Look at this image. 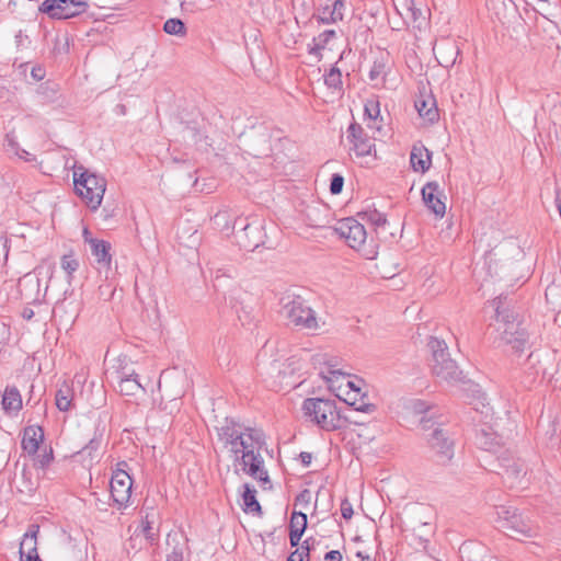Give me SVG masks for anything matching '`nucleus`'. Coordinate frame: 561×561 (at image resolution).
<instances>
[{"mask_svg": "<svg viewBox=\"0 0 561 561\" xmlns=\"http://www.w3.org/2000/svg\"><path fill=\"white\" fill-rule=\"evenodd\" d=\"M299 458L304 467H308L311 463L312 455L308 451H301Z\"/></svg>", "mask_w": 561, "mask_h": 561, "instance_id": "5fc2aeb1", "label": "nucleus"}, {"mask_svg": "<svg viewBox=\"0 0 561 561\" xmlns=\"http://www.w3.org/2000/svg\"><path fill=\"white\" fill-rule=\"evenodd\" d=\"M261 231L257 227L245 224L236 232V238L240 247L248 251L255 250L260 244Z\"/></svg>", "mask_w": 561, "mask_h": 561, "instance_id": "6ab92c4d", "label": "nucleus"}, {"mask_svg": "<svg viewBox=\"0 0 561 561\" xmlns=\"http://www.w3.org/2000/svg\"><path fill=\"white\" fill-rule=\"evenodd\" d=\"M91 252L95 257L96 262L102 266H108L111 263V244L107 241L91 239L90 240Z\"/></svg>", "mask_w": 561, "mask_h": 561, "instance_id": "b1692460", "label": "nucleus"}, {"mask_svg": "<svg viewBox=\"0 0 561 561\" xmlns=\"http://www.w3.org/2000/svg\"><path fill=\"white\" fill-rule=\"evenodd\" d=\"M476 444L485 451L496 454L505 442L503 435L497 434L491 426L483 425L476 433Z\"/></svg>", "mask_w": 561, "mask_h": 561, "instance_id": "f3484780", "label": "nucleus"}, {"mask_svg": "<svg viewBox=\"0 0 561 561\" xmlns=\"http://www.w3.org/2000/svg\"><path fill=\"white\" fill-rule=\"evenodd\" d=\"M426 439L435 451L438 462L447 463L454 457V443L440 424L427 434Z\"/></svg>", "mask_w": 561, "mask_h": 561, "instance_id": "2eb2a0df", "label": "nucleus"}, {"mask_svg": "<svg viewBox=\"0 0 561 561\" xmlns=\"http://www.w3.org/2000/svg\"><path fill=\"white\" fill-rule=\"evenodd\" d=\"M305 415L309 416L320 428L335 431L342 427V416L334 400L322 398H308L302 403Z\"/></svg>", "mask_w": 561, "mask_h": 561, "instance_id": "20e7f679", "label": "nucleus"}, {"mask_svg": "<svg viewBox=\"0 0 561 561\" xmlns=\"http://www.w3.org/2000/svg\"><path fill=\"white\" fill-rule=\"evenodd\" d=\"M43 439L44 431L41 426H27L23 431L22 448L28 455H35Z\"/></svg>", "mask_w": 561, "mask_h": 561, "instance_id": "412c9836", "label": "nucleus"}, {"mask_svg": "<svg viewBox=\"0 0 561 561\" xmlns=\"http://www.w3.org/2000/svg\"><path fill=\"white\" fill-rule=\"evenodd\" d=\"M346 138L351 144L350 151L358 158L370 156L373 151L376 152L374 138L369 137L357 123H352L348 126Z\"/></svg>", "mask_w": 561, "mask_h": 561, "instance_id": "4468645a", "label": "nucleus"}, {"mask_svg": "<svg viewBox=\"0 0 561 561\" xmlns=\"http://www.w3.org/2000/svg\"><path fill=\"white\" fill-rule=\"evenodd\" d=\"M329 374H331V375H336V374L337 375H342V373L340 370H335V369H330Z\"/></svg>", "mask_w": 561, "mask_h": 561, "instance_id": "338daca9", "label": "nucleus"}, {"mask_svg": "<svg viewBox=\"0 0 561 561\" xmlns=\"http://www.w3.org/2000/svg\"><path fill=\"white\" fill-rule=\"evenodd\" d=\"M61 268L67 273L68 280L72 278V274L78 270L79 262L72 254H65L60 262Z\"/></svg>", "mask_w": 561, "mask_h": 561, "instance_id": "a19ab883", "label": "nucleus"}, {"mask_svg": "<svg viewBox=\"0 0 561 561\" xmlns=\"http://www.w3.org/2000/svg\"><path fill=\"white\" fill-rule=\"evenodd\" d=\"M22 317L25 320H31L34 317V311L32 308L25 307L22 311Z\"/></svg>", "mask_w": 561, "mask_h": 561, "instance_id": "bf43d9fd", "label": "nucleus"}, {"mask_svg": "<svg viewBox=\"0 0 561 561\" xmlns=\"http://www.w3.org/2000/svg\"><path fill=\"white\" fill-rule=\"evenodd\" d=\"M2 408L5 412L22 409V398L16 387H7L2 396Z\"/></svg>", "mask_w": 561, "mask_h": 561, "instance_id": "c85d7f7f", "label": "nucleus"}, {"mask_svg": "<svg viewBox=\"0 0 561 561\" xmlns=\"http://www.w3.org/2000/svg\"><path fill=\"white\" fill-rule=\"evenodd\" d=\"M89 8L83 0H45L39 5V11L50 19L67 20L84 13Z\"/></svg>", "mask_w": 561, "mask_h": 561, "instance_id": "9b49d317", "label": "nucleus"}, {"mask_svg": "<svg viewBox=\"0 0 561 561\" xmlns=\"http://www.w3.org/2000/svg\"><path fill=\"white\" fill-rule=\"evenodd\" d=\"M335 37L336 32L334 30L323 31L317 37H313L312 43L308 45V53L320 59L322 57L321 50H323L331 39Z\"/></svg>", "mask_w": 561, "mask_h": 561, "instance_id": "393cba45", "label": "nucleus"}, {"mask_svg": "<svg viewBox=\"0 0 561 561\" xmlns=\"http://www.w3.org/2000/svg\"><path fill=\"white\" fill-rule=\"evenodd\" d=\"M344 185V178L339 174L334 173L330 181V192L333 195H337L342 192Z\"/></svg>", "mask_w": 561, "mask_h": 561, "instance_id": "a18cd8bd", "label": "nucleus"}, {"mask_svg": "<svg viewBox=\"0 0 561 561\" xmlns=\"http://www.w3.org/2000/svg\"><path fill=\"white\" fill-rule=\"evenodd\" d=\"M496 462L493 470L502 477L508 488H524L528 482L525 462L520 458L515 457L511 450L505 449L501 451L496 456Z\"/></svg>", "mask_w": 561, "mask_h": 561, "instance_id": "9d476101", "label": "nucleus"}, {"mask_svg": "<svg viewBox=\"0 0 561 561\" xmlns=\"http://www.w3.org/2000/svg\"><path fill=\"white\" fill-rule=\"evenodd\" d=\"M414 106L419 115L428 123H435L439 117L436 100L433 95L421 94L415 100Z\"/></svg>", "mask_w": 561, "mask_h": 561, "instance_id": "aec40b11", "label": "nucleus"}, {"mask_svg": "<svg viewBox=\"0 0 561 561\" xmlns=\"http://www.w3.org/2000/svg\"><path fill=\"white\" fill-rule=\"evenodd\" d=\"M354 556L356 558H359L362 561H369L370 560V554L367 553L366 551L362 550V549H356L354 551Z\"/></svg>", "mask_w": 561, "mask_h": 561, "instance_id": "4d7b16f0", "label": "nucleus"}, {"mask_svg": "<svg viewBox=\"0 0 561 561\" xmlns=\"http://www.w3.org/2000/svg\"><path fill=\"white\" fill-rule=\"evenodd\" d=\"M53 459V455L51 453L49 455H44L43 456V459L41 460V463H42V467L46 466L47 463H49V461Z\"/></svg>", "mask_w": 561, "mask_h": 561, "instance_id": "e2e57ef3", "label": "nucleus"}, {"mask_svg": "<svg viewBox=\"0 0 561 561\" xmlns=\"http://www.w3.org/2000/svg\"><path fill=\"white\" fill-rule=\"evenodd\" d=\"M414 548L416 553H420L419 558H430L434 561H439V558L435 554V548L431 547L430 543L424 542V545H410Z\"/></svg>", "mask_w": 561, "mask_h": 561, "instance_id": "37998d69", "label": "nucleus"}, {"mask_svg": "<svg viewBox=\"0 0 561 561\" xmlns=\"http://www.w3.org/2000/svg\"><path fill=\"white\" fill-rule=\"evenodd\" d=\"M334 232L366 260H374L378 255V244L374 239H367L364 225L355 218L347 217L339 220L334 227Z\"/></svg>", "mask_w": 561, "mask_h": 561, "instance_id": "7ed1b4c3", "label": "nucleus"}, {"mask_svg": "<svg viewBox=\"0 0 561 561\" xmlns=\"http://www.w3.org/2000/svg\"><path fill=\"white\" fill-rule=\"evenodd\" d=\"M307 528V515L302 512H294L289 522V540L293 547L298 546Z\"/></svg>", "mask_w": 561, "mask_h": 561, "instance_id": "5701e85b", "label": "nucleus"}, {"mask_svg": "<svg viewBox=\"0 0 561 561\" xmlns=\"http://www.w3.org/2000/svg\"><path fill=\"white\" fill-rule=\"evenodd\" d=\"M420 424H421L422 430L430 431V433L433 432V430L437 427V426H435L437 423L432 417H426V416H423L420 420Z\"/></svg>", "mask_w": 561, "mask_h": 561, "instance_id": "603ef678", "label": "nucleus"}, {"mask_svg": "<svg viewBox=\"0 0 561 561\" xmlns=\"http://www.w3.org/2000/svg\"><path fill=\"white\" fill-rule=\"evenodd\" d=\"M311 502V492L308 489L302 490L295 500V505L308 506Z\"/></svg>", "mask_w": 561, "mask_h": 561, "instance_id": "09e8293b", "label": "nucleus"}, {"mask_svg": "<svg viewBox=\"0 0 561 561\" xmlns=\"http://www.w3.org/2000/svg\"><path fill=\"white\" fill-rule=\"evenodd\" d=\"M353 506L347 499H344L341 503V514L343 518L351 519L353 516Z\"/></svg>", "mask_w": 561, "mask_h": 561, "instance_id": "8fccbe9b", "label": "nucleus"}, {"mask_svg": "<svg viewBox=\"0 0 561 561\" xmlns=\"http://www.w3.org/2000/svg\"><path fill=\"white\" fill-rule=\"evenodd\" d=\"M410 162L414 171L424 173L431 167V152L422 144L414 145L411 151Z\"/></svg>", "mask_w": 561, "mask_h": 561, "instance_id": "4be33fe9", "label": "nucleus"}, {"mask_svg": "<svg viewBox=\"0 0 561 561\" xmlns=\"http://www.w3.org/2000/svg\"><path fill=\"white\" fill-rule=\"evenodd\" d=\"M55 400L58 410L66 412L70 409L72 402V389L67 382H64L57 390Z\"/></svg>", "mask_w": 561, "mask_h": 561, "instance_id": "2f4dec72", "label": "nucleus"}, {"mask_svg": "<svg viewBox=\"0 0 561 561\" xmlns=\"http://www.w3.org/2000/svg\"><path fill=\"white\" fill-rule=\"evenodd\" d=\"M282 312L289 321L300 328L316 330L318 322L314 311L299 295L285 294L280 298Z\"/></svg>", "mask_w": 561, "mask_h": 561, "instance_id": "1a4fd4ad", "label": "nucleus"}, {"mask_svg": "<svg viewBox=\"0 0 561 561\" xmlns=\"http://www.w3.org/2000/svg\"><path fill=\"white\" fill-rule=\"evenodd\" d=\"M31 75L32 77L35 79V80H42L44 78V70L42 68H33L32 71H31Z\"/></svg>", "mask_w": 561, "mask_h": 561, "instance_id": "13d9d810", "label": "nucleus"}, {"mask_svg": "<svg viewBox=\"0 0 561 561\" xmlns=\"http://www.w3.org/2000/svg\"><path fill=\"white\" fill-rule=\"evenodd\" d=\"M495 515L496 527L511 538L523 540L538 534L537 527L529 519L524 518L516 508L497 506L495 507Z\"/></svg>", "mask_w": 561, "mask_h": 561, "instance_id": "423d86ee", "label": "nucleus"}, {"mask_svg": "<svg viewBox=\"0 0 561 561\" xmlns=\"http://www.w3.org/2000/svg\"><path fill=\"white\" fill-rule=\"evenodd\" d=\"M146 510H148V508L146 507ZM158 519H159L158 512L153 507H151L149 511L146 512V515L142 520V526H144L142 531H144L146 538L151 541L154 540L158 536V527H157Z\"/></svg>", "mask_w": 561, "mask_h": 561, "instance_id": "7c9ffc66", "label": "nucleus"}, {"mask_svg": "<svg viewBox=\"0 0 561 561\" xmlns=\"http://www.w3.org/2000/svg\"><path fill=\"white\" fill-rule=\"evenodd\" d=\"M347 387L351 389V391H350V392H354V389H360L359 387H357V386L355 385V382H354V381H350V380L347 381Z\"/></svg>", "mask_w": 561, "mask_h": 561, "instance_id": "0e129e2a", "label": "nucleus"}, {"mask_svg": "<svg viewBox=\"0 0 561 561\" xmlns=\"http://www.w3.org/2000/svg\"><path fill=\"white\" fill-rule=\"evenodd\" d=\"M451 50L455 53L456 56L458 55V48L451 47Z\"/></svg>", "mask_w": 561, "mask_h": 561, "instance_id": "774afa93", "label": "nucleus"}, {"mask_svg": "<svg viewBox=\"0 0 561 561\" xmlns=\"http://www.w3.org/2000/svg\"><path fill=\"white\" fill-rule=\"evenodd\" d=\"M324 83L330 89H342V73L337 67H332L330 71L324 76Z\"/></svg>", "mask_w": 561, "mask_h": 561, "instance_id": "e433bc0d", "label": "nucleus"}, {"mask_svg": "<svg viewBox=\"0 0 561 561\" xmlns=\"http://www.w3.org/2000/svg\"><path fill=\"white\" fill-rule=\"evenodd\" d=\"M455 59H456V57L451 58V59H448V60H445L444 66L445 67L453 66L455 64ZM439 64L443 65V61L439 60Z\"/></svg>", "mask_w": 561, "mask_h": 561, "instance_id": "69168bd1", "label": "nucleus"}, {"mask_svg": "<svg viewBox=\"0 0 561 561\" xmlns=\"http://www.w3.org/2000/svg\"><path fill=\"white\" fill-rule=\"evenodd\" d=\"M525 365L527 368L534 369V371L530 373L534 379H536V377H538L539 375H546V368L541 364L539 353L531 352L527 357Z\"/></svg>", "mask_w": 561, "mask_h": 561, "instance_id": "72a5a7b5", "label": "nucleus"}, {"mask_svg": "<svg viewBox=\"0 0 561 561\" xmlns=\"http://www.w3.org/2000/svg\"><path fill=\"white\" fill-rule=\"evenodd\" d=\"M245 224L243 222V220H236L234 224H233V232L236 233L237 231H239L241 229V227H243Z\"/></svg>", "mask_w": 561, "mask_h": 561, "instance_id": "052dcab7", "label": "nucleus"}, {"mask_svg": "<svg viewBox=\"0 0 561 561\" xmlns=\"http://www.w3.org/2000/svg\"><path fill=\"white\" fill-rule=\"evenodd\" d=\"M185 558L184 556V549L181 548H174L172 553L168 556L167 561H183Z\"/></svg>", "mask_w": 561, "mask_h": 561, "instance_id": "864d4df0", "label": "nucleus"}, {"mask_svg": "<svg viewBox=\"0 0 561 561\" xmlns=\"http://www.w3.org/2000/svg\"><path fill=\"white\" fill-rule=\"evenodd\" d=\"M39 526L31 524L20 542V561H42L37 551Z\"/></svg>", "mask_w": 561, "mask_h": 561, "instance_id": "dca6fc26", "label": "nucleus"}, {"mask_svg": "<svg viewBox=\"0 0 561 561\" xmlns=\"http://www.w3.org/2000/svg\"><path fill=\"white\" fill-rule=\"evenodd\" d=\"M333 8L330 14V19L334 20V23L343 20V11H344V1L343 0H333Z\"/></svg>", "mask_w": 561, "mask_h": 561, "instance_id": "49530a36", "label": "nucleus"}, {"mask_svg": "<svg viewBox=\"0 0 561 561\" xmlns=\"http://www.w3.org/2000/svg\"><path fill=\"white\" fill-rule=\"evenodd\" d=\"M366 394L362 393L360 389H354V392H346V398L344 401L354 408L355 411L358 412H373L375 411V405L371 403L365 402Z\"/></svg>", "mask_w": 561, "mask_h": 561, "instance_id": "cd10ccee", "label": "nucleus"}, {"mask_svg": "<svg viewBox=\"0 0 561 561\" xmlns=\"http://www.w3.org/2000/svg\"><path fill=\"white\" fill-rule=\"evenodd\" d=\"M101 446V438L100 437H93L90 439V442L82 448L80 453L88 454L92 458V453L96 451Z\"/></svg>", "mask_w": 561, "mask_h": 561, "instance_id": "de8ad7c7", "label": "nucleus"}, {"mask_svg": "<svg viewBox=\"0 0 561 561\" xmlns=\"http://www.w3.org/2000/svg\"><path fill=\"white\" fill-rule=\"evenodd\" d=\"M386 62L383 61V59H377L374 61V65L371 66L370 70H369V80L370 81H378V80H381L383 81L385 79V76H386Z\"/></svg>", "mask_w": 561, "mask_h": 561, "instance_id": "ea45409f", "label": "nucleus"}, {"mask_svg": "<svg viewBox=\"0 0 561 561\" xmlns=\"http://www.w3.org/2000/svg\"><path fill=\"white\" fill-rule=\"evenodd\" d=\"M319 207H308L306 210V222L308 226L313 228H322L325 226L327 220L324 218H319L318 215L320 213Z\"/></svg>", "mask_w": 561, "mask_h": 561, "instance_id": "58836bf2", "label": "nucleus"}, {"mask_svg": "<svg viewBox=\"0 0 561 561\" xmlns=\"http://www.w3.org/2000/svg\"><path fill=\"white\" fill-rule=\"evenodd\" d=\"M144 390L138 381V375L134 371L119 376L118 391L124 396H135L137 392Z\"/></svg>", "mask_w": 561, "mask_h": 561, "instance_id": "a878e982", "label": "nucleus"}, {"mask_svg": "<svg viewBox=\"0 0 561 561\" xmlns=\"http://www.w3.org/2000/svg\"><path fill=\"white\" fill-rule=\"evenodd\" d=\"M357 216L360 217L362 220L368 221L375 226L378 234L380 233L378 229H385V226L388 224L386 216L376 209L358 213Z\"/></svg>", "mask_w": 561, "mask_h": 561, "instance_id": "473e14b6", "label": "nucleus"}, {"mask_svg": "<svg viewBox=\"0 0 561 561\" xmlns=\"http://www.w3.org/2000/svg\"><path fill=\"white\" fill-rule=\"evenodd\" d=\"M364 114L367 118L376 123V121L380 116V104L376 98H370L366 100L364 105Z\"/></svg>", "mask_w": 561, "mask_h": 561, "instance_id": "4c0bfd02", "label": "nucleus"}, {"mask_svg": "<svg viewBox=\"0 0 561 561\" xmlns=\"http://www.w3.org/2000/svg\"><path fill=\"white\" fill-rule=\"evenodd\" d=\"M427 346L432 352L431 369L433 375L449 385L460 381L462 371L450 357L446 342L437 337H431Z\"/></svg>", "mask_w": 561, "mask_h": 561, "instance_id": "39448f33", "label": "nucleus"}, {"mask_svg": "<svg viewBox=\"0 0 561 561\" xmlns=\"http://www.w3.org/2000/svg\"><path fill=\"white\" fill-rule=\"evenodd\" d=\"M482 550L483 548L479 543L472 541L463 542L459 548L460 558L463 561L465 557H467L468 561H471L470 553L476 551L477 553L474 554V557L478 558L480 557Z\"/></svg>", "mask_w": 561, "mask_h": 561, "instance_id": "79ce46f5", "label": "nucleus"}, {"mask_svg": "<svg viewBox=\"0 0 561 561\" xmlns=\"http://www.w3.org/2000/svg\"><path fill=\"white\" fill-rule=\"evenodd\" d=\"M163 31L170 35L184 36L186 26L181 19H169L164 22Z\"/></svg>", "mask_w": 561, "mask_h": 561, "instance_id": "f704fd0d", "label": "nucleus"}, {"mask_svg": "<svg viewBox=\"0 0 561 561\" xmlns=\"http://www.w3.org/2000/svg\"><path fill=\"white\" fill-rule=\"evenodd\" d=\"M15 154H16L19 158H21V159H23V160H25V161H33V160H35V157H34V156H32L30 152H27V151H26V150H24V149H21L20 151H15Z\"/></svg>", "mask_w": 561, "mask_h": 561, "instance_id": "6e6d98bb", "label": "nucleus"}, {"mask_svg": "<svg viewBox=\"0 0 561 561\" xmlns=\"http://www.w3.org/2000/svg\"><path fill=\"white\" fill-rule=\"evenodd\" d=\"M133 480L122 468L113 471L110 481V492L113 504L117 510L126 508L131 496Z\"/></svg>", "mask_w": 561, "mask_h": 561, "instance_id": "f8f14e48", "label": "nucleus"}, {"mask_svg": "<svg viewBox=\"0 0 561 561\" xmlns=\"http://www.w3.org/2000/svg\"><path fill=\"white\" fill-rule=\"evenodd\" d=\"M73 184L84 203L91 209H98L105 193L106 180L80 165L73 171Z\"/></svg>", "mask_w": 561, "mask_h": 561, "instance_id": "0eeeda50", "label": "nucleus"}, {"mask_svg": "<svg viewBox=\"0 0 561 561\" xmlns=\"http://www.w3.org/2000/svg\"><path fill=\"white\" fill-rule=\"evenodd\" d=\"M496 312V324L493 345L505 353L519 354L528 344V333L517 320L514 311L503 307L502 297L493 300Z\"/></svg>", "mask_w": 561, "mask_h": 561, "instance_id": "f03ea898", "label": "nucleus"}, {"mask_svg": "<svg viewBox=\"0 0 561 561\" xmlns=\"http://www.w3.org/2000/svg\"><path fill=\"white\" fill-rule=\"evenodd\" d=\"M65 307H66V302H65V300L57 302V304H56V306H55V308H54V313L59 312V311H60V310H62Z\"/></svg>", "mask_w": 561, "mask_h": 561, "instance_id": "680f3d73", "label": "nucleus"}, {"mask_svg": "<svg viewBox=\"0 0 561 561\" xmlns=\"http://www.w3.org/2000/svg\"><path fill=\"white\" fill-rule=\"evenodd\" d=\"M546 300L553 310L561 308V270L546 288Z\"/></svg>", "mask_w": 561, "mask_h": 561, "instance_id": "bb28decb", "label": "nucleus"}, {"mask_svg": "<svg viewBox=\"0 0 561 561\" xmlns=\"http://www.w3.org/2000/svg\"><path fill=\"white\" fill-rule=\"evenodd\" d=\"M242 506L245 513H262V507L256 500V490L249 483L243 484Z\"/></svg>", "mask_w": 561, "mask_h": 561, "instance_id": "c756f323", "label": "nucleus"}, {"mask_svg": "<svg viewBox=\"0 0 561 561\" xmlns=\"http://www.w3.org/2000/svg\"><path fill=\"white\" fill-rule=\"evenodd\" d=\"M333 0H319L318 7V21L323 24L334 23V20L330 19V14L333 8Z\"/></svg>", "mask_w": 561, "mask_h": 561, "instance_id": "c9c22d12", "label": "nucleus"}, {"mask_svg": "<svg viewBox=\"0 0 561 561\" xmlns=\"http://www.w3.org/2000/svg\"><path fill=\"white\" fill-rule=\"evenodd\" d=\"M422 197L424 204L437 217H443L446 213V205L442 201V193L437 182H428L422 188Z\"/></svg>", "mask_w": 561, "mask_h": 561, "instance_id": "a211bd4d", "label": "nucleus"}, {"mask_svg": "<svg viewBox=\"0 0 561 561\" xmlns=\"http://www.w3.org/2000/svg\"><path fill=\"white\" fill-rule=\"evenodd\" d=\"M329 541L323 536L308 537L286 561H296V558L297 561H342L343 554L339 550L330 549Z\"/></svg>", "mask_w": 561, "mask_h": 561, "instance_id": "6e6552de", "label": "nucleus"}, {"mask_svg": "<svg viewBox=\"0 0 561 561\" xmlns=\"http://www.w3.org/2000/svg\"><path fill=\"white\" fill-rule=\"evenodd\" d=\"M219 440L233 456L234 472L240 471L265 484L270 482L268 472L261 455L265 446V435L262 430L243 426L233 419H226L218 428Z\"/></svg>", "mask_w": 561, "mask_h": 561, "instance_id": "f257e3e1", "label": "nucleus"}, {"mask_svg": "<svg viewBox=\"0 0 561 561\" xmlns=\"http://www.w3.org/2000/svg\"><path fill=\"white\" fill-rule=\"evenodd\" d=\"M7 147V150L8 151H11L15 154V151H20L21 149L19 148V144L18 141L15 140V137L13 136V134H7L5 136V145Z\"/></svg>", "mask_w": 561, "mask_h": 561, "instance_id": "3c124183", "label": "nucleus"}, {"mask_svg": "<svg viewBox=\"0 0 561 561\" xmlns=\"http://www.w3.org/2000/svg\"><path fill=\"white\" fill-rule=\"evenodd\" d=\"M430 512V507L424 505H417L413 508L411 517L413 531L410 535L409 545H424V542L430 543V538L434 534L432 524L425 520V516Z\"/></svg>", "mask_w": 561, "mask_h": 561, "instance_id": "ddd939ff", "label": "nucleus"}, {"mask_svg": "<svg viewBox=\"0 0 561 561\" xmlns=\"http://www.w3.org/2000/svg\"><path fill=\"white\" fill-rule=\"evenodd\" d=\"M407 410L415 415H419L426 413L430 410V407L427 405L426 402L419 399H414L408 402Z\"/></svg>", "mask_w": 561, "mask_h": 561, "instance_id": "c03bdc74", "label": "nucleus"}]
</instances>
